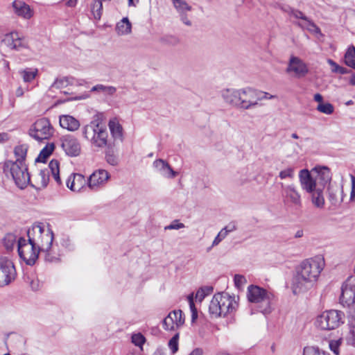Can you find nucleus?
Instances as JSON below:
<instances>
[{
    "label": "nucleus",
    "instance_id": "1",
    "mask_svg": "<svg viewBox=\"0 0 355 355\" xmlns=\"http://www.w3.org/2000/svg\"><path fill=\"white\" fill-rule=\"evenodd\" d=\"M323 266V259L320 257L304 260L297 268L296 275L293 279V293L297 295L311 288L317 281Z\"/></svg>",
    "mask_w": 355,
    "mask_h": 355
},
{
    "label": "nucleus",
    "instance_id": "2",
    "mask_svg": "<svg viewBox=\"0 0 355 355\" xmlns=\"http://www.w3.org/2000/svg\"><path fill=\"white\" fill-rule=\"evenodd\" d=\"M104 120V114L98 112L93 116L92 121L84 127L83 131L84 137L99 148L105 147L108 144V132Z\"/></svg>",
    "mask_w": 355,
    "mask_h": 355
},
{
    "label": "nucleus",
    "instance_id": "3",
    "mask_svg": "<svg viewBox=\"0 0 355 355\" xmlns=\"http://www.w3.org/2000/svg\"><path fill=\"white\" fill-rule=\"evenodd\" d=\"M28 241L33 243L39 250L48 252L52 246L54 234L51 225L46 223L35 222L27 231Z\"/></svg>",
    "mask_w": 355,
    "mask_h": 355
},
{
    "label": "nucleus",
    "instance_id": "4",
    "mask_svg": "<svg viewBox=\"0 0 355 355\" xmlns=\"http://www.w3.org/2000/svg\"><path fill=\"white\" fill-rule=\"evenodd\" d=\"M238 306L234 297L227 293H218L211 300L209 311L215 318L225 317L234 311Z\"/></svg>",
    "mask_w": 355,
    "mask_h": 355
},
{
    "label": "nucleus",
    "instance_id": "5",
    "mask_svg": "<svg viewBox=\"0 0 355 355\" xmlns=\"http://www.w3.org/2000/svg\"><path fill=\"white\" fill-rule=\"evenodd\" d=\"M3 170L6 174L11 175L18 188L24 189L29 184L31 178L25 163L8 160L5 162Z\"/></svg>",
    "mask_w": 355,
    "mask_h": 355
},
{
    "label": "nucleus",
    "instance_id": "6",
    "mask_svg": "<svg viewBox=\"0 0 355 355\" xmlns=\"http://www.w3.org/2000/svg\"><path fill=\"white\" fill-rule=\"evenodd\" d=\"M248 299L252 303L259 304L260 311L264 314L270 312V303L273 295L258 286L250 285L248 288Z\"/></svg>",
    "mask_w": 355,
    "mask_h": 355
},
{
    "label": "nucleus",
    "instance_id": "7",
    "mask_svg": "<svg viewBox=\"0 0 355 355\" xmlns=\"http://www.w3.org/2000/svg\"><path fill=\"white\" fill-rule=\"evenodd\" d=\"M282 198L284 206L292 211H298L302 207V200L301 194L293 184H281Z\"/></svg>",
    "mask_w": 355,
    "mask_h": 355
},
{
    "label": "nucleus",
    "instance_id": "8",
    "mask_svg": "<svg viewBox=\"0 0 355 355\" xmlns=\"http://www.w3.org/2000/svg\"><path fill=\"white\" fill-rule=\"evenodd\" d=\"M18 253L27 265L33 266L38 258V255L42 250H39L33 243L28 241L24 238H19L17 242Z\"/></svg>",
    "mask_w": 355,
    "mask_h": 355
},
{
    "label": "nucleus",
    "instance_id": "9",
    "mask_svg": "<svg viewBox=\"0 0 355 355\" xmlns=\"http://www.w3.org/2000/svg\"><path fill=\"white\" fill-rule=\"evenodd\" d=\"M343 313L336 310L324 311L318 316L316 325L322 330L334 329L343 323Z\"/></svg>",
    "mask_w": 355,
    "mask_h": 355
},
{
    "label": "nucleus",
    "instance_id": "10",
    "mask_svg": "<svg viewBox=\"0 0 355 355\" xmlns=\"http://www.w3.org/2000/svg\"><path fill=\"white\" fill-rule=\"evenodd\" d=\"M28 134L35 140L42 141L51 138L53 134V128L49 119L42 118L31 125Z\"/></svg>",
    "mask_w": 355,
    "mask_h": 355
},
{
    "label": "nucleus",
    "instance_id": "11",
    "mask_svg": "<svg viewBox=\"0 0 355 355\" xmlns=\"http://www.w3.org/2000/svg\"><path fill=\"white\" fill-rule=\"evenodd\" d=\"M340 302L346 306L355 303V276L349 277L343 284Z\"/></svg>",
    "mask_w": 355,
    "mask_h": 355
},
{
    "label": "nucleus",
    "instance_id": "12",
    "mask_svg": "<svg viewBox=\"0 0 355 355\" xmlns=\"http://www.w3.org/2000/svg\"><path fill=\"white\" fill-rule=\"evenodd\" d=\"M15 275L12 262L6 257H0V286L9 284L15 279Z\"/></svg>",
    "mask_w": 355,
    "mask_h": 355
},
{
    "label": "nucleus",
    "instance_id": "13",
    "mask_svg": "<svg viewBox=\"0 0 355 355\" xmlns=\"http://www.w3.org/2000/svg\"><path fill=\"white\" fill-rule=\"evenodd\" d=\"M3 42L10 49L17 51H22L28 47L27 40L17 32H11L6 34L3 40Z\"/></svg>",
    "mask_w": 355,
    "mask_h": 355
},
{
    "label": "nucleus",
    "instance_id": "14",
    "mask_svg": "<svg viewBox=\"0 0 355 355\" xmlns=\"http://www.w3.org/2000/svg\"><path fill=\"white\" fill-rule=\"evenodd\" d=\"M257 89L252 87L241 89V109L249 110L259 105Z\"/></svg>",
    "mask_w": 355,
    "mask_h": 355
},
{
    "label": "nucleus",
    "instance_id": "15",
    "mask_svg": "<svg viewBox=\"0 0 355 355\" xmlns=\"http://www.w3.org/2000/svg\"><path fill=\"white\" fill-rule=\"evenodd\" d=\"M184 323L183 312L175 310L168 313L163 320V327L166 330H175Z\"/></svg>",
    "mask_w": 355,
    "mask_h": 355
},
{
    "label": "nucleus",
    "instance_id": "16",
    "mask_svg": "<svg viewBox=\"0 0 355 355\" xmlns=\"http://www.w3.org/2000/svg\"><path fill=\"white\" fill-rule=\"evenodd\" d=\"M286 72H293L296 77L302 78L304 77L309 73V68L306 64L300 58L295 56H291Z\"/></svg>",
    "mask_w": 355,
    "mask_h": 355
},
{
    "label": "nucleus",
    "instance_id": "17",
    "mask_svg": "<svg viewBox=\"0 0 355 355\" xmlns=\"http://www.w3.org/2000/svg\"><path fill=\"white\" fill-rule=\"evenodd\" d=\"M110 178V173L104 169H98L92 173L87 180L88 187L96 191L99 187L103 185Z\"/></svg>",
    "mask_w": 355,
    "mask_h": 355
},
{
    "label": "nucleus",
    "instance_id": "18",
    "mask_svg": "<svg viewBox=\"0 0 355 355\" xmlns=\"http://www.w3.org/2000/svg\"><path fill=\"white\" fill-rule=\"evenodd\" d=\"M220 95L226 104L241 109V89H224L220 91Z\"/></svg>",
    "mask_w": 355,
    "mask_h": 355
},
{
    "label": "nucleus",
    "instance_id": "19",
    "mask_svg": "<svg viewBox=\"0 0 355 355\" xmlns=\"http://www.w3.org/2000/svg\"><path fill=\"white\" fill-rule=\"evenodd\" d=\"M299 179L302 188L307 193H311L318 188L315 178H313L307 169H302L300 171Z\"/></svg>",
    "mask_w": 355,
    "mask_h": 355
},
{
    "label": "nucleus",
    "instance_id": "20",
    "mask_svg": "<svg viewBox=\"0 0 355 355\" xmlns=\"http://www.w3.org/2000/svg\"><path fill=\"white\" fill-rule=\"evenodd\" d=\"M12 8L16 15L24 19H30L33 15V10L22 1L15 0L12 3Z\"/></svg>",
    "mask_w": 355,
    "mask_h": 355
},
{
    "label": "nucleus",
    "instance_id": "21",
    "mask_svg": "<svg viewBox=\"0 0 355 355\" xmlns=\"http://www.w3.org/2000/svg\"><path fill=\"white\" fill-rule=\"evenodd\" d=\"M153 166L162 175L166 178H173L178 175V173L171 167L168 163L162 159H156L153 162Z\"/></svg>",
    "mask_w": 355,
    "mask_h": 355
},
{
    "label": "nucleus",
    "instance_id": "22",
    "mask_svg": "<svg viewBox=\"0 0 355 355\" xmlns=\"http://www.w3.org/2000/svg\"><path fill=\"white\" fill-rule=\"evenodd\" d=\"M108 126L112 135V137L114 139L113 146H114L115 142L120 141L123 142V129L122 125L119 123V121L116 119H113L110 120L108 123Z\"/></svg>",
    "mask_w": 355,
    "mask_h": 355
},
{
    "label": "nucleus",
    "instance_id": "23",
    "mask_svg": "<svg viewBox=\"0 0 355 355\" xmlns=\"http://www.w3.org/2000/svg\"><path fill=\"white\" fill-rule=\"evenodd\" d=\"M317 175L315 177L318 187H322L323 189L324 186L330 182L331 180V175L329 169L327 167H322L320 168H315Z\"/></svg>",
    "mask_w": 355,
    "mask_h": 355
},
{
    "label": "nucleus",
    "instance_id": "24",
    "mask_svg": "<svg viewBox=\"0 0 355 355\" xmlns=\"http://www.w3.org/2000/svg\"><path fill=\"white\" fill-rule=\"evenodd\" d=\"M329 200L334 205H336L343 201V187L330 185L328 187Z\"/></svg>",
    "mask_w": 355,
    "mask_h": 355
},
{
    "label": "nucleus",
    "instance_id": "25",
    "mask_svg": "<svg viewBox=\"0 0 355 355\" xmlns=\"http://www.w3.org/2000/svg\"><path fill=\"white\" fill-rule=\"evenodd\" d=\"M69 181L70 179L68 180V182ZM85 184L86 180L83 175L73 173L72 182L70 186L68 185V188L73 191H80Z\"/></svg>",
    "mask_w": 355,
    "mask_h": 355
},
{
    "label": "nucleus",
    "instance_id": "26",
    "mask_svg": "<svg viewBox=\"0 0 355 355\" xmlns=\"http://www.w3.org/2000/svg\"><path fill=\"white\" fill-rule=\"evenodd\" d=\"M322 190V188L318 187L313 192L309 193L311 195L312 203L318 208H322L324 205Z\"/></svg>",
    "mask_w": 355,
    "mask_h": 355
},
{
    "label": "nucleus",
    "instance_id": "27",
    "mask_svg": "<svg viewBox=\"0 0 355 355\" xmlns=\"http://www.w3.org/2000/svg\"><path fill=\"white\" fill-rule=\"evenodd\" d=\"M81 151L80 144L78 141L68 135V156L76 157L79 155Z\"/></svg>",
    "mask_w": 355,
    "mask_h": 355
},
{
    "label": "nucleus",
    "instance_id": "28",
    "mask_svg": "<svg viewBox=\"0 0 355 355\" xmlns=\"http://www.w3.org/2000/svg\"><path fill=\"white\" fill-rule=\"evenodd\" d=\"M132 24L128 17H123L116 24V31L119 35H127L131 33Z\"/></svg>",
    "mask_w": 355,
    "mask_h": 355
},
{
    "label": "nucleus",
    "instance_id": "29",
    "mask_svg": "<svg viewBox=\"0 0 355 355\" xmlns=\"http://www.w3.org/2000/svg\"><path fill=\"white\" fill-rule=\"evenodd\" d=\"M54 149L55 144L53 143H48L40 151L38 157L35 159V162L45 163L48 157L53 152Z\"/></svg>",
    "mask_w": 355,
    "mask_h": 355
},
{
    "label": "nucleus",
    "instance_id": "30",
    "mask_svg": "<svg viewBox=\"0 0 355 355\" xmlns=\"http://www.w3.org/2000/svg\"><path fill=\"white\" fill-rule=\"evenodd\" d=\"M105 160L109 164L112 166H116L119 164V157L111 144H107V150L105 151Z\"/></svg>",
    "mask_w": 355,
    "mask_h": 355
},
{
    "label": "nucleus",
    "instance_id": "31",
    "mask_svg": "<svg viewBox=\"0 0 355 355\" xmlns=\"http://www.w3.org/2000/svg\"><path fill=\"white\" fill-rule=\"evenodd\" d=\"M37 69L33 68H26L23 70L19 71V74L23 78L25 83L32 82L37 75Z\"/></svg>",
    "mask_w": 355,
    "mask_h": 355
},
{
    "label": "nucleus",
    "instance_id": "32",
    "mask_svg": "<svg viewBox=\"0 0 355 355\" xmlns=\"http://www.w3.org/2000/svg\"><path fill=\"white\" fill-rule=\"evenodd\" d=\"M28 146L26 144L17 146L14 149L15 155L17 157L15 162L19 161L21 163H25Z\"/></svg>",
    "mask_w": 355,
    "mask_h": 355
},
{
    "label": "nucleus",
    "instance_id": "33",
    "mask_svg": "<svg viewBox=\"0 0 355 355\" xmlns=\"http://www.w3.org/2000/svg\"><path fill=\"white\" fill-rule=\"evenodd\" d=\"M345 63L348 67L355 69V47L351 46L345 54Z\"/></svg>",
    "mask_w": 355,
    "mask_h": 355
},
{
    "label": "nucleus",
    "instance_id": "34",
    "mask_svg": "<svg viewBox=\"0 0 355 355\" xmlns=\"http://www.w3.org/2000/svg\"><path fill=\"white\" fill-rule=\"evenodd\" d=\"M103 3L100 0H93L91 5V12L95 19L99 20L102 15Z\"/></svg>",
    "mask_w": 355,
    "mask_h": 355
},
{
    "label": "nucleus",
    "instance_id": "35",
    "mask_svg": "<svg viewBox=\"0 0 355 355\" xmlns=\"http://www.w3.org/2000/svg\"><path fill=\"white\" fill-rule=\"evenodd\" d=\"M49 168L51 171L52 175L53 176L55 180L60 184L61 180L60 178V168H59V162L56 159H52L49 164Z\"/></svg>",
    "mask_w": 355,
    "mask_h": 355
},
{
    "label": "nucleus",
    "instance_id": "36",
    "mask_svg": "<svg viewBox=\"0 0 355 355\" xmlns=\"http://www.w3.org/2000/svg\"><path fill=\"white\" fill-rule=\"evenodd\" d=\"M116 91L113 86H105L101 84L96 85L91 89V92H102L108 95H113Z\"/></svg>",
    "mask_w": 355,
    "mask_h": 355
},
{
    "label": "nucleus",
    "instance_id": "37",
    "mask_svg": "<svg viewBox=\"0 0 355 355\" xmlns=\"http://www.w3.org/2000/svg\"><path fill=\"white\" fill-rule=\"evenodd\" d=\"M172 1L175 8L180 14L191 10V6H190L184 0H172Z\"/></svg>",
    "mask_w": 355,
    "mask_h": 355
},
{
    "label": "nucleus",
    "instance_id": "38",
    "mask_svg": "<svg viewBox=\"0 0 355 355\" xmlns=\"http://www.w3.org/2000/svg\"><path fill=\"white\" fill-rule=\"evenodd\" d=\"M214 291V288L211 286L201 287L198 290L196 294V298L200 302H202L204 298L210 295Z\"/></svg>",
    "mask_w": 355,
    "mask_h": 355
},
{
    "label": "nucleus",
    "instance_id": "39",
    "mask_svg": "<svg viewBox=\"0 0 355 355\" xmlns=\"http://www.w3.org/2000/svg\"><path fill=\"white\" fill-rule=\"evenodd\" d=\"M296 24L302 28H306L310 32L315 33H321L320 28L311 19L307 22L306 24L302 22H297Z\"/></svg>",
    "mask_w": 355,
    "mask_h": 355
},
{
    "label": "nucleus",
    "instance_id": "40",
    "mask_svg": "<svg viewBox=\"0 0 355 355\" xmlns=\"http://www.w3.org/2000/svg\"><path fill=\"white\" fill-rule=\"evenodd\" d=\"M317 110L320 112L326 114H331L334 111V107L332 104L330 103H319L317 106Z\"/></svg>",
    "mask_w": 355,
    "mask_h": 355
},
{
    "label": "nucleus",
    "instance_id": "41",
    "mask_svg": "<svg viewBox=\"0 0 355 355\" xmlns=\"http://www.w3.org/2000/svg\"><path fill=\"white\" fill-rule=\"evenodd\" d=\"M160 41L167 45L176 46L180 43V40L174 35H165L160 39Z\"/></svg>",
    "mask_w": 355,
    "mask_h": 355
},
{
    "label": "nucleus",
    "instance_id": "42",
    "mask_svg": "<svg viewBox=\"0 0 355 355\" xmlns=\"http://www.w3.org/2000/svg\"><path fill=\"white\" fill-rule=\"evenodd\" d=\"M304 355H329L318 347H306L304 349Z\"/></svg>",
    "mask_w": 355,
    "mask_h": 355
},
{
    "label": "nucleus",
    "instance_id": "43",
    "mask_svg": "<svg viewBox=\"0 0 355 355\" xmlns=\"http://www.w3.org/2000/svg\"><path fill=\"white\" fill-rule=\"evenodd\" d=\"M179 333L175 334L168 341V347L173 354L178 350Z\"/></svg>",
    "mask_w": 355,
    "mask_h": 355
},
{
    "label": "nucleus",
    "instance_id": "44",
    "mask_svg": "<svg viewBox=\"0 0 355 355\" xmlns=\"http://www.w3.org/2000/svg\"><path fill=\"white\" fill-rule=\"evenodd\" d=\"M80 123L73 116L68 115V131H75L79 128Z\"/></svg>",
    "mask_w": 355,
    "mask_h": 355
},
{
    "label": "nucleus",
    "instance_id": "45",
    "mask_svg": "<svg viewBox=\"0 0 355 355\" xmlns=\"http://www.w3.org/2000/svg\"><path fill=\"white\" fill-rule=\"evenodd\" d=\"M146 341L145 337L140 333L132 336V342L136 346L141 347Z\"/></svg>",
    "mask_w": 355,
    "mask_h": 355
},
{
    "label": "nucleus",
    "instance_id": "46",
    "mask_svg": "<svg viewBox=\"0 0 355 355\" xmlns=\"http://www.w3.org/2000/svg\"><path fill=\"white\" fill-rule=\"evenodd\" d=\"M15 243V238L13 235H7L3 240V244L8 250H12Z\"/></svg>",
    "mask_w": 355,
    "mask_h": 355
},
{
    "label": "nucleus",
    "instance_id": "47",
    "mask_svg": "<svg viewBox=\"0 0 355 355\" xmlns=\"http://www.w3.org/2000/svg\"><path fill=\"white\" fill-rule=\"evenodd\" d=\"M294 176V169L293 168H288L285 170L281 171L279 177L283 180L286 178H293Z\"/></svg>",
    "mask_w": 355,
    "mask_h": 355
},
{
    "label": "nucleus",
    "instance_id": "48",
    "mask_svg": "<svg viewBox=\"0 0 355 355\" xmlns=\"http://www.w3.org/2000/svg\"><path fill=\"white\" fill-rule=\"evenodd\" d=\"M292 11V17H295V19H299L304 21L306 24L310 20L302 12H301L299 10L294 9V10Z\"/></svg>",
    "mask_w": 355,
    "mask_h": 355
},
{
    "label": "nucleus",
    "instance_id": "49",
    "mask_svg": "<svg viewBox=\"0 0 355 355\" xmlns=\"http://www.w3.org/2000/svg\"><path fill=\"white\" fill-rule=\"evenodd\" d=\"M185 226L183 223H180L178 220H174L170 225L166 226L164 229L167 230H179L184 228Z\"/></svg>",
    "mask_w": 355,
    "mask_h": 355
},
{
    "label": "nucleus",
    "instance_id": "50",
    "mask_svg": "<svg viewBox=\"0 0 355 355\" xmlns=\"http://www.w3.org/2000/svg\"><path fill=\"white\" fill-rule=\"evenodd\" d=\"M257 98H259V101L264 100V99H272L276 98V96L271 95L268 92H265L261 90L257 89Z\"/></svg>",
    "mask_w": 355,
    "mask_h": 355
},
{
    "label": "nucleus",
    "instance_id": "51",
    "mask_svg": "<svg viewBox=\"0 0 355 355\" xmlns=\"http://www.w3.org/2000/svg\"><path fill=\"white\" fill-rule=\"evenodd\" d=\"M234 281L235 286L238 288L241 287L246 283L245 277L241 275H235Z\"/></svg>",
    "mask_w": 355,
    "mask_h": 355
},
{
    "label": "nucleus",
    "instance_id": "52",
    "mask_svg": "<svg viewBox=\"0 0 355 355\" xmlns=\"http://www.w3.org/2000/svg\"><path fill=\"white\" fill-rule=\"evenodd\" d=\"M40 176L42 179V186L46 187L49 181V171L47 170H41Z\"/></svg>",
    "mask_w": 355,
    "mask_h": 355
},
{
    "label": "nucleus",
    "instance_id": "53",
    "mask_svg": "<svg viewBox=\"0 0 355 355\" xmlns=\"http://www.w3.org/2000/svg\"><path fill=\"white\" fill-rule=\"evenodd\" d=\"M339 345L340 342L338 340H331L329 343V348L336 355L339 354Z\"/></svg>",
    "mask_w": 355,
    "mask_h": 355
},
{
    "label": "nucleus",
    "instance_id": "54",
    "mask_svg": "<svg viewBox=\"0 0 355 355\" xmlns=\"http://www.w3.org/2000/svg\"><path fill=\"white\" fill-rule=\"evenodd\" d=\"M352 178V191L350 193V200L355 201V177L351 175Z\"/></svg>",
    "mask_w": 355,
    "mask_h": 355
},
{
    "label": "nucleus",
    "instance_id": "55",
    "mask_svg": "<svg viewBox=\"0 0 355 355\" xmlns=\"http://www.w3.org/2000/svg\"><path fill=\"white\" fill-rule=\"evenodd\" d=\"M29 284L33 291H37L40 288V282L37 279L30 280Z\"/></svg>",
    "mask_w": 355,
    "mask_h": 355
},
{
    "label": "nucleus",
    "instance_id": "56",
    "mask_svg": "<svg viewBox=\"0 0 355 355\" xmlns=\"http://www.w3.org/2000/svg\"><path fill=\"white\" fill-rule=\"evenodd\" d=\"M64 80H56L51 85V89H60L63 88Z\"/></svg>",
    "mask_w": 355,
    "mask_h": 355
},
{
    "label": "nucleus",
    "instance_id": "57",
    "mask_svg": "<svg viewBox=\"0 0 355 355\" xmlns=\"http://www.w3.org/2000/svg\"><path fill=\"white\" fill-rule=\"evenodd\" d=\"M180 18L181 21L187 26H191V21L188 19V17L186 14V12L181 13Z\"/></svg>",
    "mask_w": 355,
    "mask_h": 355
},
{
    "label": "nucleus",
    "instance_id": "58",
    "mask_svg": "<svg viewBox=\"0 0 355 355\" xmlns=\"http://www.w3.org/2000/svg\"><path fill=\"white\" fill-rule=\"evenodd\" d=\"M188 300L191 313H193V311L198 312L193 302V296L191 295L188 296Z\"/></svg>",
    "mask_w": 355,
    "mask_h": 355
},
{
    "label": "nucleus",
    "instance_id": "59",
    "mask_svg": "<svg viewBox=\"0 0 355 355\" xmlns=\"http://www.w3.org/2000/svg\"><path fill=\"white\" fill-rule=\"evenodd\" d=\"M236 229L237 227L235 222H232L225 227V230H226L229 233L236 230Z\"/></svg>",
    "mask_w": 355,
    "mask_h": 355
},
{
    "label": "nucleus",
    "instance_id": "60",
    "mask_svg": "<svg viewBox=\"0 0 355 355\" xmlns=\"http://www.w3.org/2000/svg\"><path fill=\"white\" fill-rule=\"evenodd\" d=\"M223 239L221 237V236H219V234H218V235L216 236V238L214 239L213 243H212V245L209 248L207 249V251H209L211 250V248L213 247V246H215V245H217L219 244V243L223 240Z\"/></svg>",
    "mask_w": 355,
    "mask_h": 355
},
{
    "label": "nucleus",
    "instance_id": "61",
    "mask_svg": "<svg viewBox=\"0 0 355 355\" xmlns=\"http://www.w3.org/2000/svg\"><path fill=\"white\" fill-rule=\"evenodd\" d=\"M60 124L63 128H67V115L63 114L60 116Z\"/></svg>",
    "mask_w": 355,
    "mask_h": 355
},
{
    "label": "nucleus",
    "instance_id": "62",
    "mask_svg": "<svg viewBox=\"0 0 355 355\" xmlns=\"http://www.w3.org/2000/svg\"><path fill=\"white\" fill-rule=\"evenodd\" d=\"M69 93L68 92V98L67 101H72V100H80V99H85L87 98V95H83V96H69Z\"/></svg>",
    "mask_w": 355,
    "mask_h": 355
},
{
    "label": "nucleus",
    "instance_id": "63",
    "mask_svg": "<svg viewBox=\"0 0 355 355\" xmlns=\"http://www.w3.org/2000/svg\"><path fill=\"white\" fill-rule=\"evenodd\" d=\"M314 101L318 102L319 103H323V96L320 94H315L313 97Z\"/></svg>",
    "mask_w": 355,
    "mask_h": 355
},
{
    "label": "nucleus",
    "instance_id": "64",
    "mask_svg": "<svg viewBox=\"0 0 355 355\" xmlns=\"http://www.w3.org/2000/svg\"><path fill=\"white\" fill-rule=\"evenodd\" d=\"M189 355H202V351L199 348H196L193 350Z\"/></svg>",
    "mask_w": 355,
    "mask_h": 355
}]
</instances>
